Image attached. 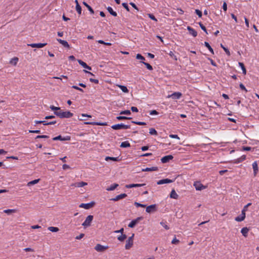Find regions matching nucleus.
<instances>
[{
    "label": "nucleus",
    "mask_w": 259,
    "mask_h": 259,
    "mask_svg": "<svg viewBox=\"0 0 259 259\" xmlns=\"http://www.w3.org/2000/svg\"><path fill=\"white\" fill-rule=\"evenodd\" d=\"M54 113L61 118H70L73 115V114L70 111H63L61 109L59 111H55Z\"/></svg>",
    "instance_id": "f257e3e1"
},
{
    "label": "nucleus",
    "mask_w": 259,
    "mask_h": 259,
    "mask_svg": "<svg viewBox=\"0 0 259 259\" xmlns=\"http://www.w3.org/2000/svg\"><path fill=\"white\" fill-rule=\"evenodd\" d=\"M94 219V217L92 215H88L85 219L82 225L84 228H86L91 226V223L92 222Z\"/></svg>",
    "instance_id": "f03ea898"
},
{
    "label": "nucleus",
    "mask_w": 259,
    "mask_h": 259,
    "mask_svg": "<svg viewBox=\"0 0 259 259\" xmlns=\"http://www.w3.org/2000/svg\"><path fill=\"white\" fill-rule=\"evenodd\" d=\"M111 128L114 130H120V129L126 130V129H128L130 128V125H125L123 123H120V124H117L113 125L111 126Z\"/></svg>",
    "instance_id": "7ed1b4c3"
},
{
    "label": "nucleus",
    "mask_w": 259,
    "mask_h": 259,
    "mask_svg": "<svg viewBox=\"0 0 259 259\" xmlns=\"http://www.w3.org/2000/svg\"><path fill=\"white\" fill-rule=\"evenodd\" d=\"M134 234H133L132 236L130 237L126 241L125 248L126 249H129L133 245V238Z\"/></svg>",
    "instance_id": "20e7f679"
},
{
    "label": "nucleus",
    "mask_w": 259,
    "mask_h": 259,
    "mask_svg": "<svg viewBox=\"0 0 259 259\" xmlns=\"http://www.w3.org/2000/svg\"><path fill=\"white\" fill-rule=\"evenodd\" d=\"M143 219L142 217H138L137 219L132 220L128 224V226L130 228H134L141 220Z\"/></svg>",
    "instance_id": "39448f33"
},
{
    "label": "nucleus",
    "mask_w": 259,
    "mask_h": 259,
    "mask_svg": "<svg viewBox=\"0 0 259 259\" xmlns=\"http://www.w3.org/2000/svg\"><path fill=\"white\" fill-rule=\"evenodd\" d=\"M182 96V94L180 92H175L171 95H168L167 98H171L174 100H177L180 99Z\"/></svg>",
    "instance_id": "423d86ee"
},
{
    "label": "nucleus",
    "mask_w": 259,
    "mask_h": 259,
    "mask_svg": "<svg viewBox=\"0 0 259 259\" xmlns=\"http://www.w3.org/2000/svg\"><path fill=\"white\" fill-rule=\"evenodd\" d=\"M35 124L42 123L45 125L54 124L56 123V121L48 122L46 120H35L34 121Z\"/></svg>",
    "instance_id": "0eeeda50"
},
{
    "label": "nucleus",
    "mask_w": 259,
    "mask_h": 259,
    "mask_svg": "<svg viewBox=\"0 0 259 259\" xmlns=\"http://www.w3.org/2000/svg\"><path fill=\"white\" fill-rule=\"evenodd\" d=\"M95 204L94 202H91L88 203H81L79 205V207L83 208L86 209H89L94 206Z\"/></svg>",
    "instance_id": "6e6552de"
},
{
    "label": "nucleus",
    "mask_w": 259,
    "mask_h": 259,
    "mask_svg": "<svg viewBox=\"0 0 259 259\" xmlns=\"http://www.w3.org/2000/svg\"><path fill=\"white\" fill-rule=\"evenodd\" d=\"M108 248V246H103L100 244H97L95 249L96 251L98 252H103L105 251L106 249H107Z\"/></svg>",
    "instance_id": "1a4fd4ad"
},
{
    "label": "nucleus",
    "mask_w": 259,
    "mask_h": 259,
    "mask_svg": "<svg viewBox=\"0 0 259 259\" xmlns=\"http://www.w3.org/2000/svg\"><path fill=\"white\" fill-rule=\"evenodd\" d=\"M71 138L69 136L63 137L62 136L59 135L53 138L54 141L60 140V141H69Z\"/></svg>",
    "instance_id": "9d476101"
},
{
    "label": "nucleus",
    "mask_w": 259,
    "mask_h": 259,
    "mask_svg": "<svg viewBox=\"0 0 259 259\" xmlns=\"http://www.w3.org/2000/svg\"><path fill=\"white\" fill-rule=\"evenodd\" d=\"M47 45V43H38V44H28V46H30L32 48H41L44 47Z\"/></svg>",
    "instance_id": "9b49d317"
},
{
    "label": "nucleus",
    "mask_w": 259,
    "mask_h": 259,
    "mask_svg": "<svg viewBox=\"0 0 259 259\" xmlns=\"http://www.w3.org/2000/svg\"><path fill=\"white\" fill-rule=\"evenodd\" d=\"M245 218V212H244V210H242L241 214L237 217L235 218V220L237 222H241L243 221Z\"/></svg>",
    "instance_id": "f8f14e48"
},
{
    "label": "nucleus",
    "mask_w": 259,
    "mask_h": 259,
    "mask_svg": "<svg viewBox=\"0 0 259 259\" xmlns=\"http://www.w3.org/2000/svg\"><path fill=\"white\" fill-rule=\"evenodd\" d=\"M173 156L171 155H168L163 157L161 159L162 163H165L168 162L170 160L173 159Z\"/></svg>",
    "instance_id": "ddd939ff"
},
{
    "label": "nucleus",
    "mask_w": 259,
    "mask_h": 259,
    "mask_svg": "<svg viewBox=\"0 0 259 259\" xmlns=\"http://www.w3.org/2000/svg\"><path fill=\"white\" fill-rule=\"evenodd\" d=\"M194 186L196 190H201L205 188V187L199 182H195Z\"/></svg>",
    "instance_id": "4468645a"
},
{
    "label": "nucleus",
    "mask_w": 259,
    "mask_h": 259,
    "mask_svg": "<svg viewBox=\"0 0 259 259\" xmlns=\"http://www.w3.org/2000/svg\"><path fill=\"white\" fill-rule=\"evenodd\" d=\"M127 196V195L125 193L121 194L120 195H117L115 197L111 198L110 200L113 201H117L120 199H123Z\"/></svg>",
    "instance_id": "2eb2a0df"
},
{
    "label": "nucleus",
    "mask_w": 259,
    "mask_h": 259,
    "mask_svg": "<svg viewBox=\"0 0 259 259\" xmlns=\"http://www.w3.org/2000/svg\"><path fill=\"white\" fill-rule=\"evenodd\" d=\"M156 210V205L155 204H152L151 205H149L146 207V211L148 213H151L153 212H154Z\"/></svg>",
    "instance_id": "dca6fc26"
},
{
    "label": "nucleus",
    "mask_w": 259,
    "mask_h": 259,
    "mask_svg": "<svg viewBox=\"0 0 259 259\" xmlns=\"http://www.w3.org/2000/svg\"><path fill=\"white\" fill-rule=\"evenodd\" d=\"M85 124H90L93 125H107V124L106 122H85L84 123Z\"/></svg>",
    "instance_id": "f3484780"
},
{
    "label": "nucleus",
    "mask_w": 259,
    "mask_h": 259,
    "mask_svg": "<svg viewBox=\"0 0 259 259\" xmlns=\"http://www.w3.org/2000/svg\"><path fill=\"white\" fill-rule=\"evenodd\" d=\"M172 182V181L171 180H170L169 179H162V180H159L158 181H157V184L158 185H162L164 184H168V183H170Z\"/></svg>",
    "instance_id": "a211bd4d"
},
{
    "label": "nucleus",
    "mask_w": 259,
    "mask_h": 259,
    "mask_svg": "<svg viewBox=\"0 0 259 259\" xmlns=\"http://www.w3.org/2000/svg\"><path fill=\"white\" fill-rule=\"evenodd\" d=\"M252 166L253 170V175L254 176H256L258 171V168L257 162L254 161V162H253Z\"/></svg>",
    "instance_id": "6ab92c4d"
},
{
    "label": "nucleus",
    "mask_w": 259,
    "mask_h": 259,
    "mask_svg": "<svg viewBox=\"0 0 259 259\" xmlns=\"http://www.w3.org/2000/svg\"><path fill=\"white\" fill-rule=\"evenodd\" d=\"M145 184H129L126 185L125 186V187L126 188H132L133 187H140L145 186Z\"/></svg>",
    "instance_id": "aec40b11"
},
{
    "label": "nucleus",
    "mask_w": 259,
    "mask_h": 259,
    "mask_svg": "<svg viewBox=\"0 0 259 259\" xmlns=\"http://www.w3.org/2000/svg\"><path fill=\"white\" fill-rule=\"evenodd\" d=\"M187 30L189 31L190 34L193 36L196 37L197 35V31L190 26L187 27Z\"/></svg>",
    "instance_id": "412c9836"
},
{
    "label": "nucleus",
    "mask_w": 259,
    "mask_h": 259,
    "mask_svg": "<svg viewBox=\"0 0 259 259\" xmlns=\"http://www.w3.org/2000/svg\"><path fill=\"white\" fill-rule=\"evenodd\" d=\"M87 185V183L84 182H77L71 185V186H74L75 187H82Z\"/></svg>",
    "instance_id": "4be33fe9"
},
{
    "label": "nucleus",
    "mask_w": 259,
    "mask_h": 259,
    "mask_svg": "<svg viewBox=\"0 0 259 259\" xmlns=\"http://www.w3.org/2000/svg\"><path fill=\"white\" fill-rule=\"evenodd\" d=\"M57 40L61 45H62L64 47L69 48V45L68 42L66 40H62L61 39L57 38Z\"/></svg>",
    "instance_id": "5701e85b"
},
{
    "label": "nucleus",
    "mask_w": 259,
    "mask_h": 259,
    "mask_svg": "<svg viewBox=\"0 0 259 259\" xmlns=\"http://www.w3.org/2000/svg\"><path fill=\"white\" fill-rule=\"evenodd\" d=\"M79 64L81 65L83 68H87L89 70H91L92 68L91 67L88 66L86 63L84 62L83 61H81V60H79L78 61Z\"/></svg>",
    "instance_id": "b1692460"
},
{
    "label": "nucleus",
    "mask_w": 259,
    "mask_h": 259,
    "mask_svg": "<svg viewBox=\"0 0 259 259\" xmlns=\"http://www.w3.org/2000/svg\"><path fill=\"white\" fill-rule=\"evenodd\" d=\"M249 230L248 228L244 227L241 229V233H242V234L243 236H244L245 237H246L247 236Z\"/></svg>",
    "instance_id": "393cba45"
},
{
    "label": "nucleus",
    "mask_w": 259,
    "mask_h": 259,
    "mask_svg": "<svg viewBox=\"0 0 259 259\" xmlns=\"http://www.w3.org/2000/svg\"><path fill=\"white\" fill-rule=\"evenodd\" d=\"M169 196L171 198L175 199H177L179 197V195L177 194L176 191L174 189L171 191Z\"/></svg>",
    "instance_id": "a878e982"
},
{
    "label": "nucleus",
    "mask_w": 259,
    "mask_h": 259,
    "mask_svg": "<svg viewBox=\"0 0 259 259\" xmlns=\"http://www.w3.org/2000/svg\"><path fill=\"white\" fill-rule=\"evenodd\" d=\"M158 170V167L156 166H153L152 167H147L146 168L143 169L142 171H157Z\"/></svg>",
    "instance_id": "bb28decb"
},
{
    "label": "nucleus",
    "mask_w": 259,
    "mask_h": 259,
    "mask_svg": "<svg viewBox=\"0 0 259 259\" xmlns=\"http://www.w3.org/2000/svg\"><path fill=\"white\" fill-rule=\"evenodd\" d=\"M17 212V210L16 209H5L4 210V212L7 213L8 215H10L13 213H16Z\"/></svg>",
    "instance_id": "cd10ccee"
},
{
    "label": "nucleus",
    "mask_w": 259,
    "mask_h": 259,
    "mask_svg": "<svg viewBox=\"0 0 259 259\" xmlns=\"http://www.w3.org/2000/svg\"><path fill=\"white\" fill-rule=\"evenodd\" d=\"M105 159L106 161H109V160H112V161H120V159L118 157H113L107 156V157H106Z\"/></svg>",
    "instance_id": "c85d7f7f"
},
{
    "label": "nucleus",
    "mask_w": 259,
    "mask_h": 259,
    "mask_svg": "<svg viewBox=\"0 0 259 259\" xmlns=\"http://www.w3.org/2000/svg\"><path fill=\"white\" fill-rule=\"evenodd\" d=\"M108 11L109 12V13L112 16H117V14L116 12L114 11L112 9V8L110 7H108L107 8Z\"/></svg>",
    "instance_id": "c756f323"
},
{
    "label": "nucleus",
    "mask_w": 259,
    "mask_h": 259,
    "mask_svg": "<svg viewBox=\"0 0 259 259\" xmlns=\"http://www.w3.org/2000/svg\"><path fill=\"white\" fill-rule=\"evenodd\" d=\"M245 159H246V156L245 155H243L241 156L240 157L236 159L235 162L236 163H238L241 162L245 160Z\"/></svg>",
    "instance_id": "7c9ffc66"
},
{
    "label": "nucleus",
    "mask_w": 259,
    "mask_h": 259,
    "mask_svg": "<svg viewBox=\"0 0 259 259\" xmlns=\"http://www.w3.org/2000/svg\"><path fill=\"white\" fill-rule=\"evenodd\" d=\"M83 4L87 8V9H88V10L90 12V13L92 14H94V10L92 8V7L91 6H90L86 2H83Z\"/></svg>",
    "instance_id": "2f4dec72"
},
{
    "label": "nucleus",
    "mask_w": 259,
    "mask_h": 259,
    "mask_svg": "<svg viewBox=\"0 0 259 259\" xmlns=\"http://www.w3.org/2000/svg\"><path fill=\"white\" fill-rule=\"evenodd\" d=\"M131 146L130 143L128 141H124L121 143L120 147L122 148H127Z\"/></svg>",
    "instance_id": "473e14b6"
},
{
    "label": "nucleus",
    "mask_w": 259,
    "mask_h": 259,
    "mask_svg": "<svg viewBox=\"0 0 259 259\" xmlns=\"http://www.w3.org/2000/svg\"><path fill=\"white\" fill-rule=\"evenodd\" d=\"M18 60L19 59L17 57H14L10 60V63L15 66L17 64Z\"/></svg>",
    "instance_id": "72a5a7b5"
},
{
    "label": "nucleus",
    "mask_w": 259,
    "mask_h": 259,
    "mask_svg": "<svg viewBox=\"0 0 259 259\" xmlns=\"http://www.w3.org/2000/svg\"><path fill=\"white\" fill-rule=\"evenodd\" d=\"M118 185L117 184H113L111 185L109 187L106 189L107 191H113L115 190L117 187Z\"/></svg>",
    "instance_id": "f704fd0d"
},
{
    "label": "nucleus",
    "mask_w": 259,
    "mask_h": 259,
    "mask_svg": "<svg viewBox=\"0 0 259 259\" xmlns=\"http://www.w3.org/2000/svg\"><path fill=\"white\" fill-rule=\"evenodd\" d=\"M239 65L241 67V68L242 70L243 73L244 74H246V68H245L243 63L242 62H239Z\"/></svg>",
    "instance_id": "c9c22d12"
},
{
    "label": "nucleus",
    "mask_w": 259,
    "mask_h": 259,
    "mask_svg": "<svg viewBox=\"0 0 259 259\" xmlns=\"http://www.w3.org/2000/svg\"><path fill=\"white\" fill-rule=\"evenodd\" d=\"M205 46L209 50V51L212 54H214V52L211 46L209 45L208 42L205 41L204 42Z\"/></svg>",
    "instance_id": "e433bc0d"
},
{
    "label": "nucleus",
    "mask_w": 259,
    "mask_h": 259,
    "mask_svg": "<svg viewBox=\"0 0 259 259\" xmlns=\"http://www.w3.org/2000/svg\"><path fill=\"white\" fill-rule=\"evenodd\" d=\"M39 181V179H36V180H34L31 181H30V182H29L27 183V186H31V185H33L36 184H37Z\"/></svg>",
    "instance_id": "4c0bfd02"
},
{
    "label": "nucleus",
    "mask_w": 259,
    "mask_h": 259,
    "mask_svg": "<svg viewBox=\"0 0 259 259\" xmlns=\"http://www.w3.org/2000/svg\"><path fill=\"white\" fill-rule=\"evenodd\" d=\"M126 237L127 236L125 234H122L120 236L117 237V239L120 241H123L126 238Z\"/></svg>",
    "instance_id": "58836bf2"
},
{
    "label": "nucleus",
    "mask_w": 259,
    "mask_h": 259,
    "mask_svg": "<svg viewBox=\"0 0 259 259\" xmlns=\"http://www.w3.org/2000/svg\"><path fill=\"white\" fill-rule=\"evenodd\" d=\"M48 230L52 232H57L59 230L58 228L55 227H49Z\"/></svg>",
    "instance_id": "ea45409f"
},
{
    "label": "nucleus",
    "mask_w": 259,
    "mask_h": 259,
    "mask_svg": "<svg viewBox=\"0 0 259 259\" xmlns=\"http://www.w3.org/2000/svg\"><path fill=\"white\" fill-rule=\"evenodd\" d=\"M149 134L152 135H157V132L154 128H151L149 130Z\"/></svg>",
    "instance_id": "a19ab883"
},
{
    "label": "nucleus",
    "mask_w": 259,
    "mask_h": 259,
    "mask_svg": "<svg viewBox=\"0 0 259 259\" xmlns=\"http://www.w3.org/2000/svg\"><path fill=\"white\" fill-rule=\"evenodd\" d=\"M141 63H143L146 66V67H147V68L148 70H153V67L150 64L144 62V61H141Z\"/></svg>",
    "instance_id": "79ce46f5"
},
{
    "label": "nucleus",
    "mask_w": 259,
    "mask_h": 259,
    "mask_svg": "<svg viewBox=\"0 0 259 259\" xmlns=\"http://www.w3.org/2000/svg\"><path fill=\"white\" fill-rule=\"evenodd\" d=\"M119 87L120 89H121V90L123 92H124V93H128V90L125 86L119 85Z\"/></svg>",
    "instance_id": "37998d69"
},
{
    "label": "nucleus",
    "mask_w": 259,
    "mask_h": 259,
    "mask_svg": "<svg viewBox=\"0 0 259 259\" xmlns=\"http://www.w3.org/2000/svg\"><path fill=\"white\" fill-rule=\"evenodd\" d=\"M136 59H138V60H140L141 62V61H144V60H145V58L142 55H141L140 54H138L136 55Z\"/></svg>",
    "instance_id": "c03bdc74"
},
{
    "label": "nucleus",
    "mask_w": 259,
    "mask_h": 259,
    "mask_svg": "<svg viewBox=\"0 0 259 259\" xmlns=\"http://www.w3.org/2000/svg\"><path fill=\"white\" fill-rule=\"evenodd\" d=\"M76 10L79 15L81 14V8L79 5L76 6Z\"/></svg>",
    "instance_id": "a18cd8bd"
},
{
    "label": "nucleus",
    "mask_w": 259,
    "mask_h": 259,
    "mask_svg": "<svg viewBox=\"0 0 259 259\" xmlns=\"http://www.w3.org/2000/svg\"><path fill=\"white\" fill-rule=\"evenodd\" d=\"M131 118H131V117H127L126 116H119L116 117V119L119 120H123V119H130Z\"/></svg>",
    "instance_id": "49530a36"
},
{
    "label": "nucleus",
    "mask_w": 259,
    "mask_h": 259,
    "mask_svg": "<svg viewBox=\"0 0 259 259\" xmlns=\"http://www.w3.org/2000/svg\"><path fill=\"white\" fill-rule=\"evenodd\" d=\"M131 114V112L130 110H126L122 111L120 112V114H125V115H130Z\"/></svg>",
    "instance_id": "de8ad7c7"
},
{
    "label": "nucleus",
    "mask_w": 259,
    "mask_h": 259,
    "mask_svg": "<svg viewBox=\"0 0 259 259\" xmlns=\"http://www.w3.org/2000/svg\"><path fill=\"white\" fill-rule=\"evenodd\" d=\"M134 205L137 207H146V205L145 204H141V203H140L139 202H135L134 203Z\"/></svg>",
    "instance_id": "09e8293b"
},
{
    "label": "nucleus",
    "mask_w": 259,
    "mask_h": 259,
    "mask_svg": "<svg viewBox=\"0 0 259 259\" xmlns=\"http://www.w3.org/2000/svg\"><path fill=\"white\" fill-rule=\"evenodd\" d=\"M50 108L52 110H53L55 111H59L60 110V107H55L54 106H51Z\"/></svg>",
    "instance_id": "8fccbe9b"
},
{
    "label": "nucleus",
    "mask_w": 259,
    "mask_h": 259,
    "mask_svg": "<svg viewBox=\"0 0 259 259\" xmlns=\"http://www.w3.org/2000/svg\"><path fill=\"white\" fill-rule=\"evenodd\" d=\"M221 47L223 49V50L225 51V52H226V53L228 55V56H230V51L229 50L225 48L224 46H223V45H221Z\"/></svg>",
    "instance_id": "3c124183"
},
{
    "label": "nucleus",
    "mask_w": 259,
    "mask_h": 259,
    "mask_svg": "<svg viewBox=\"0 0 259 259\" xmlns=\"http://www.w3.org/2000/svg\"><path fill=\"white\" fill-rule=\"evenodd\" d=\"M199 26L201 27V28L207 34V30L206 29V27L201 23H199Z\"/></svg>",
    "instance_id": "603ef678"
},
{
    "label": "nucleus",
    "mask_w": 259,
    "mask_h": 259,
    "mask_svg": "<svg viewBox=\"0 0 259 259\" xmlns=\"http://www.w3.org/2000/svg\"><path fill=\"white\" fill-rule=\"evenodd\" d=\"M133 123H135L137 125H146V123L144 122H141V121H132Z\"/></svg>",
    "instance_id": "864d4df0"
},
{
    "label": "nucleus",
    "mask_w": 259,
    "mask_h": 259,
    "mask_svg": "<svg viewBox=\"0 0 259 259\" xmlns=\"http://www.w3.org/2000/svg\"><path fill=\"white\" fill-rule=\"evenodd\" d=\"M160 225L163 227H164L166 230H168L169 229V227L166 225V223L163 222H160Z\"/></svg>",
    "instance_id": "5fc2aeb1"
},
{
    "label": "nucleus",
    "mask_w": 259,
    "mask_h": 259,
    "mask_svg": "<svg viewBox=\"0 0 259 259\" xmlns=\"http://www.w3.org/2000/svg\"><path fill=\"white\" fill-rule=\"evenodd\" d=\"M148 15L151 19H152L155 21H157V20L156 19V18L155 17V16L153 14H148Z\"/></svg>",
    "instance_id": "6e6d98bb"
},
{
    "label": "nucleus",
    "mask_w": 259,
    "mask_h": 259,
    "mask_svg": "<svg viewBox=\"0 0 259 259\" xmlns=\"http://www.w3.org/2000/svg\"><path fill=\"white\" fill-rule=\"evenodd\" d=\"M179 242H180V241H179L178 239H177L176 238V237H175V238L172 239V241H171V243H172V244H178V243H179Z\"/></svg>",
    "instance_id": "4d7b16f0"
},
{
    "label": "nucleus",
    "mask_w": 259,
    "mask_h": 259,
    "mask_svg": "<svg viewBox=\"0 0 259 259\" xmlns=\"http://www.w3.org/2000/svg\"><path fill=\"white\" fill-rule=\"evenodd\" d=\"M195 13L199 16V17L200 18L202 17V12L201 11H200L198 9H196V10H195Z\"/></svg>",
    "instance_id": "13d9d810"
},
{
    "label": "nucleus",
    "mask_w": 259,
    "mask_h": 259,
    "mask_svg": "<svg viewBox=\"0 0 259 259\" xmlns=\"http://www.w3.org/2000/svg\"><path fill=\"white\" fill-rule=\"evenodd\" d=\"M244 20H245V25L246 26L247 29H248L249 27V21L246 18V17H244Z\"/></svg>",
    "instance_id": "bf43d9fd"
},
{
    "label": "nucleus",
    "mask_w": 259,
    "mask_h": 259,
    "mask_svg": "<svg viewBox=\"0 0 259 259\" xmlns=\"http://www.w3.org/2000/svg\"><path fill=\"white\" fill-rule=\"evenodd\" d=\"M239 87H240V88L242 90H243V91H245V92H247V90H246V88L245 87V86L242 83H240L239 84Z\"/></svg>",
    "instance_id": "052dcab7"
},
{
    "label": "nucleus",
    "mask_w": 259,
    "mask_h": 259,
    "mask_svg": "<svg viewBox=\"0 0 259 259\" xmlns=\"http://www.w3.org/2000/svg\"><path fill=\"white\" fill-rule=\"evenodd\" d=\"M90 81L92 82H94L96 84H98L99 83V80L98 79H93L92 78H90Z\"/></svg>",
    "instance_id": "680f3d73"
},
{
    "label": "nucleus",
    "mask_w": 259,
    "mask_h": 259,
    "mask_svg": "<svg viewBox=\"0 0 259 259\" xmlns=\"http://www.w3.org/2000/svg\"><path fill=\"white\" fill-rule=\"evenodd\" d=\"M72 88L73 89H75V90H78V91H80V92H83V90L82 89H81V88H79L78 87H77V86H76V85H73V86L72 87Z\"/></svg>",
    "instance_id": "e2e57ef3"
},
{
    "label": "nucleus",
    "mask_w": 259,
    "mask_h": 259,
    "mask_svg": "<svg viewBox=\"0 0 259 259\" xmlns=\"http://www.w3.org/2000/svg\"><path fill=\"white\" fill-rule=\"evenodd\" d=\"M150 115H157L158 114V112L156 111L155 110H151L149 112Z\"/></svg>",
    "instance_id": "0e129e2a"
},
{
    "label": "nucleus",
    "mask_w": 259,
    "mask_h": 259,
    "mask_svg": "<svg viewBox=\"0 0 259 259\" xmlns=\"http://www.w3.org/2000/svg\"><path fill=\"white\" fill-rule=\"evenodd\" d=\"M122 5L126 10V11H130V9L127 5V4L123 3L122 4Z\"/></svg>",
    "instance_id": "69168bd1"
},
{
    "label": "nucleus",
    "mask_w": 259,
    "mask_h": 259,
    "mask_svg": "<svg viewBox=\"0 0 259 259\" xmlns=\"http://www.w3.org/2000/svg\"><path fill=\"white\" fill-rule=\"evenodd\" d=\"M84 234L81 233L79 235L75 237V239H77V240L81 239V238H82L84 237Z\"/></svg>",
    "instance_id": "338daca9"
},
{
    "label": "nucleus",
    "mask_w": 259,
    "mask_h": 259,
    "mask_svg": "<svg viewBox=\"0 0 259 259\" xmlns=\"http://www.w3.org/2000/svg\"><path fill=\"white\" fill-rule=\"evenodd\" d=\"M130 5H131L136 10L139 11L138 8L137 7V6L135 5V3H134L133 2H131V3H130Z\"/></svg>",
    "instance_id": "774afa93"
}]
</instances>
